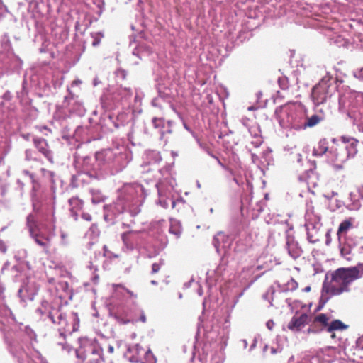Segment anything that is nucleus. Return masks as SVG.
<instances>
[{"instance_id":"25","label":"nucleus","mask_w":363,"mask_h":363,"mask_svg":"<svg viewBox=\"0 0 363 363\" xmlns=\"http://www.w3.org/2000/svg\"><path fill=\"white\" fill-rule=\"evenodd\" d=\"M82 218L87 221H91L92 219L91 216L87 213H83L82 214Z\"/></svg>"},{"instance_id":"30","label":"nucleus","mask_w":363,"mask_h":363,"mask_svg":"<svg viewBox=\"0 0 363 363\" xmlns=\"http://www.w3.org/2000/svg\"><path fill=\"white\" fill-rule=\"evenodd\" d=\"M128 292V294H129L130 296H133V293L132 291H130V290L128 289H125Z\"/></svg>"},{"instance_id":"38","label":"nucleus","mask_w":363,"mask_h":363,"mask_svg":"<svg viewBox=\"0 0 363 363\" xmlns=\"http://www.w3.org/2000/svg\"><path fill=\"white\" fill-rule=\"evenodd\" d=\"M267 326L271 327V325H269V323H267Z\"/></svg>"},{"instance_id":"33","label":"nucleus","mask_w":363,"mask_h":363,"mask_svg":"<svg viewBox=\"0 0 363 363\" xmlns=\"http://www.w3.org/2000/svg\"><path fill=\"white\" fill-rule=\"evenodd\" d=\"M151 283H152V284H157V281H151Z\"/></svg>"},{"instance_id":"5","label":"nucleus","mask_w":363,"mask_h":363,"mask_svg":"<svg viewBox=\"0 0 363 363\" xmlns=\"http://www.w3.org/2000/svg\"><path fill=\"white\" fill-rule=\"evenodd\" d=\"M33 143L38 150L50 162L53 163V155L49 148L47 140L43 138H35L33 139Z\"/></svg>"},{"instance_id":"14","label":"nucleus","mask_w":363,"mask_h":363,"mask_svg":"<svg viewBox=\"0 0 363 363\" xmlns=\"http://www.w3.org/2000/svg\"><path fill=\"white\" fill-rule=\"evenodd\" d=\"M27 225L29 229L30 235L38 232L37 223L33 216L29 215L27 217Z\"/></svg>"},{"instance_id":"26","label":"nucleus","mask_w":363,"mask_h":363,"mask_svg":"<svg viewBox=\"0 0 363 363\" xmlns=\"http://www.w3.org/2000/svg\"><path fill=\"white\" fill-rule=\"evenodd\" d=\"M108 351L110 354H113L114 352V347L112 345H109L108 348Z\"/></svg>"},{"instance_id":"34","label":"nucleus","mask_w":363,"mask_h":363,"mask_svg":"<svg viewBox=\"0 0 363 363\" xmlns=\"http://www.w3.org/2000/svg\"><path fill=\"white\" fill-rule=\"evenodd\" d=\"M141 319H142V320H143V322H145V317H142V318H141Z\"/></svg>"},{"instance_id":"9","label":"nucleus","mask_w":363,"mask_h":363,"mask_svg":"<svg viewBox=\"0 0 363 363\" xmlns=\"http://www.w3.org/2000/svg\"><path fill=\"white\" fill-rule=\"evenodd\" d=\"M31 237L34 239L36 244L42 247L46 252L48 251V248L50 245V238L48 236L36 232L31 235Z\"/></svg>"},{"instance_id":"15","label":"nucleus","mask_w":363,"mask_h":363,"mask_svg":"<svg viewBox=\"0 0 363 363\" xmlns=\"http://www.w3.org/2000/svg\"><path fill=\"white\" fill-rule=\"evenodd\" d=\"M323 120L322 118L318 115H313L307 118L306 122L304 123L305 127H313L318 124Z\"/></svg>"},{"instance_id":"24","label":"nucleus","mask_w":363,"mask_h":363,"mask_svg":"<svg viewBox=\"0 0 363 363\" xmlns=\"http://www.w3.org/2000/svg\"><path fill=\"white\" fill-rule=\"evenodd\" d=\"M7 250V247L4 241L0 240V251L2 253H6Z\"/></svg>"},{"instance_id":"22","label":"nucleus","mask_w":363,"mask_h":363,"mask_svg":"<svg viewBox=\"0 0 363 363\" xmlns=\"http://www.w3.org/2000/svg\"><path fill=\"white\" fill-rule=\"evenodd\" d=\"M354 77L358 79L363 81V67L354 72Z\"/></svg>"},{"instance_id":"27","label":"nucleus","mask_w":363,"mask_h":363,"mask_svg":"<svg viewBox=\"0 0 363 363\" xmlns=\"http://www.w3.org/2000/svg\"><path fill=\"white\" fill-rule=\"evenodd\" d=\"M218 164L224 169H227V167L225 164H223L218 159Z\"/></svg>"},{"instance_id":"32","label":"nucleus","mask_w":363,"mask_h":363,"mask_svg":"<svg viewBox=\"0 0 363 363\" xmlns=\"http://www.w3.org/2000/svg\"><path fill=\"white\" fill-rule=\"evenodd\" d=\"M286 121H287L288 123H291V120H290L289 116L287 117Z\"/></svg>"},{"instance_id":"7","label":"nucleus","mask_w":363,"mask_h":363,"mask_svg":"<svg viewBox=\"0 0 363 363\" xmlns=\"http://www.w3.org/2000/svg\"><path fill=\"white\" fill-rule=\"evenodd\" d=\"M341 140L346 144L345 149L347 150V153L345 154L347 157H354L357 152L359 141L355 138L347 136H342Z\"/></svg>"},{"instance_id":"28","label":"nucleus","mask_w":363,"mask_h":363,"mask_svg":"<svg viewBox=\"0 0 363 363\" xmlns=\"http://www.w3.org/2000/svg\"><path fill=\"white\" fill-rule=\"evenodd\" d=\"M308 333H315V332H316V331H315V330H314L312 328H309L308 329Z\"/></svg>"},{"instance_id":"3","label":"nucleus","mask_w":363,"mask_h":363,"mask_svg":"<svg viewBox=\"0 0 363 363\" xmlns=\"http://www.w3.org/2000/svg\"><path fill=\"white\" fill-rule=\"evenodd\" d=\"M332 83L330 80L322 79L312 89L311 97L315 106L326 102L328 97L331 96L330 88Z\"/></svg>"},{"instance_id":"13","label":"nucleus","mask_w":363,"mask_h":363,"mask_svg":"<svg viewBox=\"0 0 363 363\" xmlns=\"http://www.w3.org/2000/svg\"><path fill=\"white\" fill-rule=\"evenodd\" d=\"M291 111V107L289 105L285 104L277 108L276 109L275 113L277 116L280 119V122H281L284 121V113L288 114V113Z\"/></svg>"},{"instance_id":"20","label":"nucleus","mask_w":363,"mask_h":363,"mask_svg":"<svg viewBox=\"0 0 363 363\" xmlns=\"http://www.w3.org/2000/svg\"><path fill=\"white\" fill-rule=\"evenodd\" d=\"M278 83L279 84V86L282 89H288V79L285 77H280L278 79Z\"/></svg>"},{"instance_id":"12","label":"nucleus","mask_w":363,"mask_h":363,"mask_svg":"<svg viewBox=\"0 0 363 363\" xmlns=\"http://www.w3.org/2000/svg\"><path fill=\"white\" fill-rule=\"evenodd\" d=\"M57 318H55V315L52 312L49 313V318L53 323L58 325H66V315L65 313L60 311H56Z\"/></svg>"},{"instance_id":"36","label":"nucleus","mask_w":363,"mask_h":363,"mask_svg":"<svg viewBox=\"0 0 363 363\" xmlns=\"http://www.w3.org/2000/svg\"><path fill=\"white\" fill-rule=\"evenodd\" d=\"M118 286H119V287H122V288H123V289H124V287H123V286H122V285H121V284L118 285Z\"/></svg>"},{"instance_id":"23","label":"nucleus","mask_w":363,"mask_h":363,"mask_svg":"<svg viewBox=\"0 0 363 363\" xmlns=\"http://www.w3.org/2000/svg\"><path fill=\"white\" fill-rule=\"evenodd\" d=\"M117 321L120 325H125L130 322V320L128 319H125L120 317H117Z\"/></svg>"},{"instance_id":"31","label":"nucleus","mask_w":363,"mask_h":363,"mask_svg":"<svg viewBox=\"0 0 363 363\" xmlns=\"http://www.w3.org/2000/svg\"><path fill=\"white\" fill-rule=\"evenodd\" d=\"M271 352L272 353L274 354L277 352V350L274 348H272Z\"/></svg>"},{"instance_id":"17","label":"nucleus","mask_w":363,"mask_h":363,"mask_svg":"<svg viewBox=\"0 0 363 363\" xmlns=\"http://www.w3.org/2000/svg\"><path fill=\"white\" fill-rule=\"evenodd\" d=\"M91 35L93 38L92 45L96 46L99 45L101 40L104 38V34L101 32H93Z\"/></svg>"},{"instance_id":"2","label":"nucleus","mask_w":363,"mask_h":363,"mask_svg":"<svg viewBox=\"0 0 363 363\" xmlns=\"http://www.w3.org/2000/svg\"><path fill=\"white\" fill-rule=\"evenodd\" d=\"M102 349L96 342L84 340L76 350V357L82 363H101L104 361L101 356Z\"/></svg>"},{"instance_id":"1","label":"nucleus","mask_w":363,"mask_h":363,"mask_svg":"<svg viewBox=\"0 0 363 363\" xmlns=\"http://www.w3.org/2000/svg\"><path fill=\"white\" fill-rule=\"evenodd\" d=\"M363 275V264L353 267H341L330 274V280L325 281L323 292L329 296H340L349 292L350 285Z\"/></svg>"},{"instance_id":"35","label":"nucleus","mask_w":363,"mask_h":363,"mask_svg":"<svg viewBox=\"0 0 363 363\" xmlns=\"http://www.w3.org/2000/svg\"><path fill=\"white\" fill-rule=\"evenodd\" d=\"M124 238H125V234H123V235H122V238H123V240H124Z\"/></svg>"},{"instance_id":"21","label":"nucleus","mask_w":363,"mask_h":363,"mask_svg":"<svg viewBox=\"0 0 363 363\" xmlns=\"http://www.w3.org/2000/svg\"><path fill=\"white\" fill-rule=\"evenodd\" d=\"M163 264V262L162 261H160L159 262L153 263L152 265V274L157 273Z\"/></svg>"},{"instance_id":"8","label":"nucleus","mask_w":363,"mask_h":363,"mask_svg":"<svg viewBox=\"0 0 363 363\" xmlns=\"http://www.w3.org/2000/svg\"><path fill=\"white\" fill-rule=\"evenodd\" d=\"M353 223L354 218H349L340 224L337 232L338 240H340L341 237L345 236L347 232L354 227Z\"/></svg>"},{"instance_id":"40","label":"nucleus","mask_w":363,"mask_h":363,"mask_svg":"<svg viewBox=\"0 0 363 363\" xmlns=\"http://www.w3.org/2000/svg\"><path fill=\"white\" fill-rule=\"evenodd\" d=\"M363 342V338L360 340V343Z\"/></svg>"},{"instance_id":"18","label":"nucleus","mask_w":363,"mask_h":363,"mask_svg":"<svg viewBox=\"0 0 363 363\" xmlns=\"http://www.w3.org/2000/svg\"><path fill=\"white\" fill-rule=\"evenodd\" d=\"M11 14L4 9H0V21H11Z\"/></svg>"},{"instance_id":"11","label":"nucleus","mask_w":363,"mask_h":363,"mask_svg":"<svg viewBox=\"0 0 363 363\" xmlns=\"http://www.w3.org/2000/svg\"><path fill=\"white\" fill-rule=\"evenodd\" d=\"M347 325L340 320H334L329 323L327 332L333 333L335 330H344L347 328Z\"/></svg>"},{"instance_id":"6","label":"nucleus","mask_w":363,"mask_h":363,"mask_svg":"<svg viewBox=\"0 0 363 363\" xmlns=\"http://www.w3.org/2000/svg\"><path fill=\"white\" fill-rule=\"evenodd\" d=\"M308 320V315L306 313H302L299 316L294 315L289 323L287 327L291 331H300L304 327Z\"/></svg>"},{"instance_id":"16","label":"nucleus","mask_w":363,"mask_h":363,"mask_svg":"<svg viewBox=\"0 0 363 363\" xmlns=\"http://www.w3.org/2000/svg\"><path fill=\"white\" fill-rule=\"evenodd\" d=\"M328 150V147L325 145V141H320L318 145L314 148L313 154L315 155H322L325 153Z\"/></svg>"},{"instance_id":"4","label":"nucleus","mask_w":363,"mask_h":363,"mask_svg":"<svg viewBox=\"0 0 363 363\" xmlns=\"http://www.w3.org/2000/svg\"><path fill=\"white\" fill-rule=\"evenodd\" d=\"M328 160L337 169H340L343 163L347 160V156L343 150L335 148L328 152Z\"/></svg>"},{"instance_id":"39","label":"nucleus","mask_w":363,"mask_h":363,"mask_svg":"<svg viewBox=\"0 0 363 363\" xmlns=\"http://www.w3.org/2000/svg\"><path fill=\"white\" fill-rule=\"evenodd\" d=\"M267 326L271 327V325H269V323H267Z\"/></svg>"},{"instance_id":"19","label":"nucleus","mask_w":363,"mask_h":363,"mask_svg":"<svg viewBox=\"0 0 363 363\" xmlns=\"http://www.w3.org/2000/svg\"><path fill=\"white\" fill-rule=\"evenodd\" d=\"M152 123L155 128H163L164 126V120L162 118H154Z\"/></svg>"},{"instance_id":"37","label":"nucleus","mask_w":363,"mask_h":363,"mask_svg":"<svg viewBox=\"0 0 363 363\" xmlns=\"http://www.w3.org/2000/svg\"><path fill=\"white\" fill-rule=\"evenodd\" d=\"M306 291H309V290H310V287H307V288L306 289Z\"/></svg>"},{"instance_id":"29","label":"nucleus","mask_w":363,"mask_h":363,"mask_svg":"<svg viewBox=\"0 0 363 363\" xmlns=\"http://www.w3.org/2000/svg\"><path fill=\"white\" fill-rule=\"evenodd\" d=\"M332 333V334H331V335H330V337H331L332 339H335V338L336 337V335H335V333H334L333 332V333Z\"/></svg>"},{"instance_id":"10","label":"nucleus","mask_w":363,"mask_h":363,"mask_svg":"<svg viewBox=\"0 0 363 363\" xmlns=\"http://www.w3.org/2000/svg\"><path fill=\"white\" fill-rule=\"evenodd\" d=\"M329 317L325 313H320L316 315L313 321V326H315L316 324H320L322 326V328L319 331H322L323 329L328 330V327L329 325Z\"/></svg>"}]
</instances>
